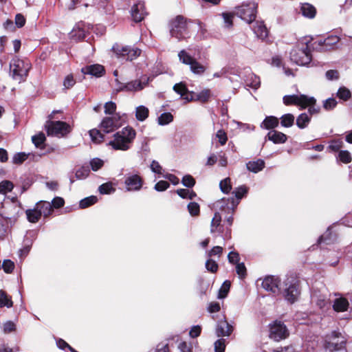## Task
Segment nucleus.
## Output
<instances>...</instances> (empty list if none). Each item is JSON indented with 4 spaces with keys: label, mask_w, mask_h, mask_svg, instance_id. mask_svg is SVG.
I'll return each mask as SVG.
<instances>
[{
    "label": "nucleus",
    "mask_w": 352,
    "mask_h": 352,
    "mask_svg": "<svg viewBox=\"0 0 352 352\" xmlns=\"http://www.w3.org/2000/svg\"><path fill=\"white\" fill-rule=\"evenodd\" d=\"M301 294L300 281L294 277L285 278L281 284L278 294H281L285 300L292 305L297 302Z\"/></svg>",
    "instance_id": "1"
},
{
    "label": "nucleus",
    "mask_w": 352,
    "mask_h": 352,
    "mask_svg": "<svg viewBox=\"0 0 352 352\" xmlns=\"http://www.w3.org/2000/svg\"><path fill=\"white\" fill-rule=\"evenodd\" d=\"M135 136V129L131 126H126L113 135L114 138L109 142V145L111 146L114 150L126 151L131 148Z\"/></svg>",
    "instance_id": "2"
},
{
    "label": "nucleus",
    "mask_w": 352,
    "mask_h": 352,
    "mask_svg": "<svg viewBox=\"0 0 352 352\" xmlns=\"http://www.w3.org/2000/svg\"><path fill=\"white\" fill-rule=\"evenodd\" d=\"M182 15H177L168 21V29L171 37L177 41H182L186 38L188 34V22H191Z\"/></svg>",
    "instance_id": "3"
},
{
    "label": "nucleus",
    "mask_w": 352,
    "mask_h": 352,
    "mask_svg": "<svg viewBox=\"0 0 352 352\" xmlns=\"http://www.w3.org/2000/svg\"><path fill=\"white\" fill-rule=\"evenodd\" d=\"M30 67L29 60L14 58L10 63V75L19 82H24Z\"/></svg>",
    "instance_id": "4"
},
{
    "label": "nucleus",
    "mask_w": 352,
    "mask_h": 352,
    "mask_svg": "<svg viewBox=\"0 0 352 352\" xmlns=\"http://www.w3.org/2000/svg\"><path fill=\"white\" fill-rule=\"evenodd\" d=\"M111 51L116 58L121 61H132L141 54V50L137 47L134 48L129 45H122L118 43H116L112 46Z\"/></svg>",
    "instance_id": "5"
},
{
    "label": "nucleus",
    "mask_w": 352,
    "mask_h": 352,
    "mask_svg": "<svg viewBox=\"0 0 352 352\" xmlns=\"http://www.w3.org/2000/svg\"><path fill=\"white\" fill-rule=\"evenodd\" d=\"M257 8L256 1H247L236 7L234 14L248 23H252L255 21Z\"/></svg>",
    "instance_id": "6"
},
{
    "label": "nucleus",
    "mask_w": 352,
    "mask_h": 352,
    "mask_svg": "<svg viewBox=\"0 0 352 352\" xmlns=\"http://www.w3.org/2000/svg\"><path fill=\"white\" fill-rule=\"evenodd\" d=\"M45 127L49 136L63 138L71 132L70 125L63 121L48 120L46 122Z\"/></svg>",
    "instance_id": "7"
},
{
    "label": "nucleus",
    "mask_w": 352,
    "mask_h": 352,
    "mask_svg": "<svg viewBox=\"0 0 352 352\" xmlns=\"http://www.w3.org/2000/svg\"><path fill=\"white\" fill-rule=\"evenodd\" d=\"M290 59L298 65L303 66L308 65L311 60V54L308 46L292 49L290 52Z\"/></svg>",
    "instance_id": "8"
},
{
    "label": "nucleus",
    "mask_w": 352,
    "mask_h": 352,
    "mask_svg": "<svg viewBox=\"0 0 352 352\" xmlns=\"http://www.w3.org/2000/svg\"><path fill=\"white\" fill-rule=\"evenodd\" d=\"M289 336V331L284 322L275 320L270 324V338L275 341L285 339Z\"/></svg>",
    "instance_id": "9"
},
{
    "label": "nucleus",
    "mask_w": 352,
    "mask_h": 352,
    "mask_svg": "<svg viewBox=\"0 0 352 352\" xmlns=\"http://www.w3.org/2000/svg\"><path fill=\"white\" fill-rule=\"evenodd\" d=\"M282 282L278 276L269 275L263 280L261 287L267 292L278 294Z\"/></svg>",
    "instance_id": "10"
},
{
    "label": "nucleus",
    "mask_w": 352,
    "mask_h": 352,
    "mask_svg": "<svg viewBox=\"0 0 352 352\" xmlns=\"http://www.w3.org/2000/svg\"><path fill=\"white\" fill-rule=\"evenodd\" d=\"M340 41V38L336 35L327 36L324 40H318L313 43L314 50L318 52L328 51L332 49L333 45L337 44Z\"/></svg>",
    "instance_id": "11"
},
{
    "label": "nucleus",
    "mask_w": 352,
    "mask_h": 352,
    "mask_svg": "<svg viewBox=\"0 0 352 352\" xmlns=\"http://www.w3.org/2000/svg\"><path fill=\"white\" fill-rule=\"evenodd\" d=\"M283 103L285 105H300L302 106L305 102H309L311 103H314L316 102V98L313 96H308L305 94L300 95H286L283 97Z\"/></svg>",
    "instance_id": "12"
},
{
    "label": "nucleus",
    "mask_w": 352,
    "mask_h": 352,
    "mask_svg": "<svg viewBox=\"0 0 352 352\" xmlns=\"http://www.w3.org/2000/svg\"><path fill=\"white\" fill-rule=\"evenodd\" d=\"M20 212L21 209L19 206L11 204L6 208V210H0V216L7 221V223H10V226H12L19 216Z\"/></svg>",
    "instance_id": "13"
},
{
    "label": "nucleus",
    "mask_w": 352,
    "mask_h": 352,
    "mask_svg": "<svg viewBox=\"0 0 352 352\" xmlns=\"http://www.w3.org/2000/svg\"><path fill=\"white\" fill-rule=\"evenodd\" d=\"M130 13L134 22L139 23L144 20L145 16L148 14L144 1H137L134 3L131 8Z\"/></svg>",
    "instance_id": "14"
},
{
    "label": "nucleus",
    "mask_w": 352,
    "mask_h": 352,
    "mask_svg": "<svg viewBox=\"0 0 352 352\" xmlns=\"http://www.w3.org/2000/svg\"><path fill=\"white\" fill-rule=\"evenodd\" d=\"M144 181L138 174L129 175L124 179L126 191H139L142 188Z\"/></svg>",
    "instance_id": "15"
},
{
    "label": "nucleus",
    "mask_w": 352,
    "mask_h": 352,
    "mask_svg": "<svg viewBox=\"0 0 352 352\" xmlns=\"http://www.w3.org/2000/svg\"><path fill=\"white\" fill-rule=\"evenodd\" d=\"M239 205V201L232 197H223L217 202V206L221 212L228 214H234L235 209Z\"/></svg>",
    "instance_id": "16"
},
{
    "label": "nucleus",
    "mask_w": 352,
    "mask_h": 352,
    "mask_svg": "<svg viewBox=\"0 0 352 352\" xmlns=\"http://www.w3.org/2000/svg\"><path fill=\"white\" fill-rule=\"evenodd\" d=\"M234 327L224 317L223 320L217 322L216 335L217 337L229 336L233 331Z\"/></svg>",
    "instance_id": "17"
},
{
    "label": "nucleus",
    "mask_w": 352,
    "mask_h": 352,
    "mask_svg": "<svg viewBox=\"0 0 352 352\" xmlns=\"http://www.w3.org/2000/svg\"><path fill=\"white\" fill-rule=\"evenodd\" d=\"M287 139L286 134L276 130H271L265 135V142L269 140L275 144H280L285 143Z\"/></svg>",
    "instance_id": "18"
},
{
    "label": "nucleus",
    "mask_w": 352,
    "mask_h": 352,
    "mask_svg": "<svg viewBox=\"0 0 352 352\" xmlns=\"http://www.w3.org/2000/svg\"><path fill=\"white\" fill-rule=\"evenodd\" d=\"M83 74H88L96 78H100L105 74L104 67L99 64H93L87 65L81 69Z\"/></svg>",
    "instance_id": "19"
},
{
    "label": "nucleus",
    "mask_w": 352,
    "mask_h": 352,
    "mask_svg": "<svg viewBox=\"0 0 352 352\" xmlns=\"http://www.w3.org/2000/svg\"><path fill=\"white\" fill-rule=\"evenodd\" d=\"M316 8L308 2L300 3L299 13L307 19H314L316 14Z\"/></svg>",
    "instance_id": "20"
},
{
    "label": "nucleus",
    "mask_w": 352,
    "mask_h": 352,
    "mask_svg": "<svg viewBox=\"0 0 352 352\" xmlns=\"http://www.w3.org/2000/svg\"><path fill=\"white\" fill-rule=\"evenodd\" d=\"M117 84L120 85V87L117 89L118 91H136L142 90L144 88V85H142L141 82L138 80H132L126 84L122 85L118 79L116 80Z\"/></svg>",
    "instance_id": "21"
},
{
    "label": "nucleus",
    "mask_w": 352,
    "mask_h": 352,
    "mask_svg": "<svg viewBox=\"0 0 352 352\" xmlns=\"http://www.w3.org/2000/svg\"><path fill=\"white\" fill-rule=\"evenodd\" d=\"M100 126L101 131L104 133H109L115 131L119 126L117 121H115L113 118L106 117L102 119Z\"/></svg>",
    "instance_id": "22"
},
{
    "label": "nucleus",
    "mask_w": 352,
    "mask_h": 352,
    "mask_svg": "<svg viewBox=\"0 0 352 352\" xmlns=\"http://www.w3.org/2000/svg\"><path fill=\"white\" fill-rule=\"evenodd\" d=\"M252 28L256 36L261 39L265 38L268 35L267 29L263 21H254Z\"/></svg>",
    "instance_id": "23"
},
{
    "label": "nucleus",
    "mask_w": 352,
    "mask_h": 352,
    "mask_svg": "<svg viewBox=\"0 0 352 352\" xmlns=\"http://www.w3.org/2000/svg\"><path fill=\"white\" fill-rule=\"evenodd\" d=\"M346 342L344 338H341V342H332L330 340H325L324 348L329 352L338 351L345 347Z\"/></svg>",
    "instance_id": "24"
},
{
    "label": "nucleus",
    "mask_w": 352,
    "mask_h": 352,
    "mask_svg": "<svg viewBox=\"0 0 352 352\" xmlns=\"http://www.w3.org/2000/svg\"><path fill=\"white\" fill-rule=\"evenodd\" d=\"M279 124V119L274 116H266L261 124V127L267 130H275Z\"/></svg>",
    "instance_id": "25"
},
{
    "label": "nucleus",
    "mask_w": 352,
    "mask_h": 352,
    "mask_svg": "<svg viewBox=\"0 0 352 352\" xmlns=\"http://www.w3.org/2000/svg\"><path fill=\"white\" fill-rule=\"evenodd\" d=\"M36 207L38 212H41V215H43L44 217H49L53 212L52 206L49 201H39L36 204Z\"/></svg>",
    "instance_id": "26"
},
{
    "label": "nucleus",
    "mask_w": 352,
    "mask_h": 352,
    "mask_svg": "<svg viewBox=\"0 0 352 352\" xmlns=\"http://www.w3.org/2000/svg\"><path fill=\"white\" fill-rule=\"evenodd\" d=\"M337 236L335 233H333L331 228L329 227L327 231L321 235L318 239V243L322 244V243L326 244H331L336 241Z\"/></svg>",
    "instance_id": "27"
},
{
    "label": "nucleus",
    "mask_w": 352,
    "mask_h": 352,
    "mask_svg": "<svg viewBox=\"0 0 352 352\" xmlns=\"http://www.w3.org/2000/svg\"><path fill=\"white\" fill-rule=\"evenodd\" d=\"M265 161L261 159H258L256 161H249L246 163L247 169L254 173H257L261 171L265 168Z\"/></svg>",
    "instance_id": "28"
},
{
    "label": "nucleus",
    "mask_w": 352,
    "mask_h": 352,
    "mask_svg": "<svg viewBox=\"0 0 352 352\" xmlns=\"http://www.w3.org/2000/svg\"><path fill=\"white\" fill-rule=\"evenodd\" d=\"M349 303L344 298H336L333 305V308L336 311L342 312L348 309Z\"/></svg>",
    "instance_id": "29"
},
{
    "label": "nucleus",
    "mask_w": 352,
    "mask_h": 352,
    "mask_svg": "<svg viewBox=\"0 0 352 352\" xmlns=\"http://www.w3.org/2000/svg\"><path fill=\"white\" fill-rule=\"evenodd\" d=\"M311 298L320 309L324 307L327 302V296L320 294L319 291H314L311 294Z\"/></svg>",
    "instance_id": "30"
},
{
    "label": "nucleus",
    "mask_w": 352,
    "mask_h": 352,
    "mask_svg": "<svg viewBox=\"0 0 352 352\" xmlns=\"http://www.w3.org/2000/svg\"><path fill=\"white\" fill-rule=\"evenodd\" d=\"M173 89L177 94H179L181 97H183L184 99L188 102L194 100L193 96H191L190 98H188V96L184 97V95L188 92V90L184 82H181L175 84Z\"/></svg>",
    "instance_id": "31"
},
{
    "label": "nucleus",
    "mask_w": 352,
    "mask_h": 352,
    "mask_svg": "<svg viewBox=\"0 0 352 352\" xmlns=\"http://www.w3.org/2000/svg\"><path fill=\"white\" fill-rule=\"evenodd\" d=\"M311 122V116L306 113H300L296 118V126L300 129H305Z\"/></svg>",
    "instance_id": "32"
},
{
    "label": "nucleus",
    "mask_w": 352,
    "mask_h": 352,
    "mask_svg": "<svg viewBox=\"0 0 352 352\" xmlns=\"http://www.w3.org/2000/svg\"><path fill=\"white\" fill-rule=\"evenodd\" d=\"M148 113L149 111L146 107L144 105H140L136 107L135 118L138 121H144L148 117Z\"/></svg>",
    "instance_id": "33"
},
{
    "label": "nucleus",
    "mask_w": 352,
    "mask_h": 352,
    "mask_svg": "<svg viewBox=\"0 0 352 352\" xmlns=\"http://www.w3.org/2000/svg\"><path fill=\"white\" fill-rule=\"evenodd\" d=\"M279 120H280V123L283 127L289 128L294 125L295 118L292 113H285Z\"/></svg>",
    "instance_id": "34"
},
{
    "label": "nucleus",
    "mask_w": 352,
    "mask_h": 352,
    "mask_svg": "<svg viewBox=\"0 0 352 352\" xmlns=\"http://www.w3.org/2000/svg\"><path fill=\"white\" fill-rule=\"evenodd\" d=\"M13 306L11 296H8L3 290H0V308L6 307L10 308Z\"/></svg>",
    "instance_id": "35"
},
{
    "label": "nucleus",
    "mask_w": 352,
    "mask_h": 352,
    "mask_svg": "<svg viewBox=\"0 0 352 352\" xmlns=\"http://www.w3.org/2000/svg\"><path fill=\"white\" fill-rule=\"evenodd\" d=\"M27 219L31 223H36L40 219L41 215L36 207L33 209H28L25 211Z\"/></svg>",
    "instance_id": "36"
},
{
    "label": "nucleus",
    "mask_w": 352,
    "mask_h": 352,
    "mask_svg": "<svg viewBox=\"0 0 352 352\" xmlns=\"http://www.w3.org/2000/svg\"><path fill=\"white\" fill-rule=\"evenodd\" d=\"M220 15L222 16L224 23V27L230 28L233 25V18L236 15L234 12H223Z\"/></svg>",
    "instance_id": "37"
},
{
    "label": "nucleus",
    "mask_w": 352,
    "mask_h": 352,
    "mask_svg": "<svg viewBox=\"0 0 352 352\" xmlns=\"http://www.w3.org/2000/svg\"><path fill=\"white\" fill-rule=\"evenodd\" d=\"M248 192V188L245 185L240 186L234 189L232 194L234 195V200H237L239 203L240 200L246 196Z\"/></svg>",
    "instance_id": "38"
},
{
    "label": "nucleus",
    "mask_w": 352,
    "mask_h": 352,
    "mask_svg": "<svg viewBox=\"0 0 352 352\" xmlns=\"http://www.w3.org/2000/svg\"><path fill=\"white\" fill-rule=\"evenodd\" d=\"M45 140V135L43 132H40L32 137V142L36 148H43Z\"/></svg>",
    "instance_id": "39"
},
{
    "label": "nucleus",
    "mask_w": 352,
    "mask_h": 352,
    "mask_svg": "<svg viewBox=\"0 0 352 352\" xmlns=\"http://www.w3.org/2000/svg\"><path fill=\"white\" fill-rule=\"evenodd\" d=\"M179 60L185 64L190 66L196 59L188 54L184 50L180 51L178 54Z\"/></svg>",
    "instance_id": "40"
},
{
    "label": "nucleus",
    "mask_w": 352,
    "mask_h": 352,
    "mask_svg": "<svg viewBox=\"0 0 352 352\" xmlns=\"http://www.w3.org/2000/svg\"><path fill=\"white\" fill-rule=\"evenodd\" d=\"M221 221V214L219 212L214 213V217L211 221V233H214L216 230L221 232V228H219Z\"/></svg>",
    "instance_id": "41"
},
{
    "label": "nucleus",
    "mask_w": 352,
    "mask_h": 352,
    "mask_svg": "<svg viewBox=\"0 0 352 352\" xmlns=\"http://www.w3.org/2000/svg\"><path fill=\"white\" fill-rule=\"evenodd\" d=\"M98 201V198L96 196L91 195L89 197H87L82 199H81L79 202V207L80 208H88L94 204H96Z\"/></svg>",
    "instance_id": "42"
},
{
    "label": "nucleus",
    "mask_w": 352,
    "mask_h": 352,
    "mask_svg": "<svg viewBox=\"0 0 352 352\" xmlns=\"http://www.w3.org/2000/svg\"><path fill=\"white\" fill-rule=\"evenodd\" d=\"M98 191L102 195H110L116 191V188L113 186L111 182H107L98 187Z\"/></svg>",
    "instance_id": "43"
},
{
    "label": "nucleus",
    "mask_w": 352,
    "mask_h": 352,
    "mask_svg": "<svg viewBox=\"0 0 352 352\" xmlns=\"http://www.w3.org/2000/svg\"><path fill=\"white\" fill-rule=\"evenodd\" d=\"M90 173V168L89 166H82L78 168L75 173V177L77 179H85Z\"/></svg>",
    "instance_id": "44"
},
{
    "label": "nucleus",
    "mask_w": 352,
    "mask_h": 352,
    "mask_svg": "<svg viewBox=\"0 0 352 352\" xmlns=\"http://www.w3.org/2000/svg\"><path fill=\"white\" fill-rule=\"evenodd\" d=\"M336 96L344 101L349 100L351 97V91L346 87H340L336 94Z\"/></svg>",
    "instance_id": "45"
},
{
    "label": "nucleus",
    "mask_w": 352,
    "mask_h": 352,
    "mask_svg": "<svg viewBox=\"0 0 352 352\" xmlns=\"http://www.w3.org/2000/svg\"><path fill=\"white\" fill-rule=\"evenodd\" d=\"M30 155V153H26L25 152H19L15 153L12 159V162L14 164H23Z\"/></svg>",
    "instance_id": "46"
},
{
    "label": "nucleus",
    "mask_w": 352,
    "mask_h": 352,
    "mask_svg": "<svg viewBox=\"0 0 352 352\" xmlns=\"http://www.w3.org/2000/svg\"><path fill=\"white\" fill-rule=\"evenodd\" d=\"M173 120V115L169 112L162 113L157 118L158 124L161 126L166 125Z\"/></svg>",
    "instance_id": "47"
},
{
    "label": "nucleus",
    "mask_w": 352,
    "mask_h": 352,
    "mask_svg": "<svg viewBox=\"0 0 352 352\" xmlns=\"http://www.w3.org/2000/svg\"><path fill=\"white\" fill-rule=\"evenodd\" d=\"M89 133L91 140L94 142L100 143L102 142L104 140V135L101 133L100 131L96 129H91L89 131Z\"/></svg>",
    "instance_id": "48"
},
{
    "label": "nucleus",
    "mask_w": 352,
    "mask_h": 352,
    "mask_svg": "<svg viewBox=\"0 0 352 352\" xmlns=\"http://www.w3.org/2000/svg\"><path fill=\"white\" fill-rule=\"evenodd\" d=\"M190 71L196 75H202L206 71V67L197 60L190 66Z\"/></svg>",
    "instance_id": "49"
},
{
    "label": "nucleus",
    "mask_w": 352,
    "mask_h": 352,
    "mask_svg": "<svg viewBox=\"0 0 352 352\" xmlns=\"http://www.w3.org/2000/svg\"><path fill=\"white\" fill-rule=\"evenodd\" d=\"M14 188V184L9 180H3L0 182V194L5 195L11 192Z\"/></svg>",
    "instance_id": "50"
},
{
    "label": "nucleus",
    "mask_w": 352,
    "mask_h": 352,
    "mask_svg": "<svg viewBox=\"0 0 352 352\" xmlns=\"http://www.w3.org/2000/svg\"><path fill=\"white\" fill-rule=\"evenodd\" d=\"M231 283L229 280H225L223 283L222 284L221 287L219 289V294H218V298L223 299L225 298L230 290Z\"/></svg>",
    "instance_id": "51"
},
{
    "label": "nucleus",
    "mask_w": 352,
    "mask_h": 352,
    "mask_svg": "<svg viewBox=\"0 0 352 352\" xmlns=\"http://www.w3.org/2000/svg\"><path fill=\"white\" fill-rule=\"evenodd\" d=\"M337 159L344 164L351 162L352 157L351 153L346 150H341L338 152Z\"/></svg>",
    "instance_id": "52"
},
{
    "label": "nucleus",
    "mask_w": 352,
    "mask_h": 352,
    "mask_svg": "<svg viewBox=\"0 0 352 352\" xmlns=\"http://www.w3.org/2000/svg\"><path fill=\"white\" fill-rule=\"evenodd\" d=\"M337 104V100L334 98L331 97L323 101L322 107L326 111H331L336 107Z\"/></svg>",
    "instance_id": "53"
},
{
    "label": "nucleus",
    "mask_w": 352,
    "mask_h": 352,
    "mask_svg": "<svg viewBox=\"0 0 352 352\" xmlns=\"http://www.w3.org/2000/svg\"><path fill=\"white\" fill-rule=\"evenodd\" d=\"M219 188L222 192H223L224 194H228L232 190L230 179L229 177H227L221 180L219 183Z\"/></svg>",
    "instance_id": "54"
},
{
    "label": "nucleus",
    "mask_w": 352,
    "mask_h": 352,
    "mask_svg": "<svg viewBox=\"0 0 352 352\" xmlns=\"http://www.w3.org/2000/svg\"><path fill=\"white\" fill-rule=\"evenodd\" d=\"M247 85L252 89H257L261 85L260 78L255 74H251L250 79L246 82Z\"/></svg>",
    "instance_id": "55"
},
{
    "label": "nucleus",
    "mask_w": 352,
    "mask_h": 352,
    "mask_svg": "<svg viewBox=\"0 0 352 352\" xmlns=\"http://www.w3.org/2000/svg\"><path fill=\"white\" fill-rule=\"evenodd\" d=\"M195 179L190 175H186L182 179V184L184 186L191 188L195 185Z\"/></svg>",
    "instance_id": "56"
},
{
    "label": "nucleus",
    "mask_w": 352,
    "mask_h": 352,
    "mask_svg": "<svg viewBox=\"0 0 352 352\" xmlns=\"http://www.w3.org/2000/svg\"><path fill=\"white\" fill-rule=\"evenodd\" d=\"M187 208L191 216H197L199 214L200 207L197 202H190L187 206Z\"/></svg>",
    "instance_id": "57"
},
{
    "label": "nucleus",
    "mask_w": 352,
    "mask_h": 352,
    "mask_svg": "<svg viewBox=\"0 0 352 352\" xmlns=\"http://www.w3.org/2000/svg\"><path fill=\"white\" fill-rule=\"evenodd\" d=\"M89 164L93 171H98L103 166L104 162L100 158L95 157L90 160Z\"/></svg>",
    "instance_id": "58"
},
{
    "label": "nucleus",
    "mask_w": 352,
    "mask_h": 352,
    "mask_svg": "<svg viewBox=\"0 0 352 352\" xmlns=\"http://www.w3.org/2000/svg\"><path fill=\"white\" fill-rule=\"evenodd\" d=\"M210 95V90L208 89H206L202 90L201 92L196 95V100H199L202 102H206L209 100Z\"/></svg>",
    "instance_id": "59"
},
{
    "label": "nucleus",
    "mask_w": 352,
    "mask_h": 352,
    "mask_svg": "<svg viewBox=\"0 0 352 352\" xmlns=\"http://www.w3.org/2000/svg\"><path fill=\"white\" fill-rule=\"evenodd\" d=\"M1 268L6 274L12 273L14 269V263L10 259H6L1 265Z\"/></svg>",
    "instance_id": "60"
},
{
    "label": "nucleus",
    "mask_w": 352,
    "mask_h": 352,
    "mask_svg": "<svg viewBox=\"0 0 352 352\" xmlns=\"http://www.w3.org/2000/svg\"><path fill=\"white\" fill-rule=\"evenodd\" d=\"M236 272L239 277L241 279L245 278L247 275V270L244 263H237L236 264Z\"/></svg>",
    "instance_id": "61"
},
{
    "label": "nucleus",
    "mask_w": 352,
    "mask_h": 352,
    "mask_svg": "<svg viewBox=\"0 0 352 352\" xmlns=\"http://www.w3.org/2000/svg\"><path fill=\"white\" fill-rule=\"evenodd\" d=\"M206 268L208 271L211 273H215L219 268L218 264L217 262L212 259H208L206 262Z\"/></svg>",
    "instance_id": "62"
},
{
    "label": "nucleus",
    "mask_w": 352,
    "mask_h": 352,
    "mask_svg": "<svg viewBox=\"0 0 352 352\" xmlns=\"http://www.w3.org/2000/svg\"><path fill=\"white\" fill-rule=\"evenodd\" d=\"M169 186L170 184L168 182L160 180L155 184L154 189L157 192H164L168 189Z\"/></svg>",
    "instance_id": "63"
},
{
    "label": "nucleus",
    "mask_w": 352,
    "mask_h": 352,
    "mask_svg": "<svg viewBox=\"0 0 352 352\" xmlns=\"http://www.w3.org/2000/svg\"><path fill=\"white\" fill-rule=\"evenodd\" d=\"M215 352H225L226 349V340L223 338L218 339L215 341L214 344Z\"/></svg>",
    "instance_id": "64"
}]
</instances>
